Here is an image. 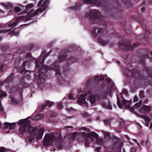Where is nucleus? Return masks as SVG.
Here are the masks:
<instances>
[{"label": "nucleus", "mask_w": 152, "mask_h": 152, "mask_svg": "<svg viewBox=\"0 0 152 152\" xmlns=\"http://www.w3.org/2000/svg\"><path fill=\"white\" fill-rule=\"evenodd\" d=\"M49 53H46L45 51H43L39 57L36 61V70H39V74L37 78V81L39 84V87L40 89L43 90L42 87L44 86V83L45 81V78L47 75H45L46 72L48 71L54 69L56 72V75H60V72L59 69L58 64L59 62H56L54 64L51 65L49 67L44 65L43 64L45 59L49 55Z\"/></svg>", "instance_id": "1"}, {"label": "nucleus", "mask_w": 152, "mask_h": 152, "mask_svg": "<svg viewBox=\"0 0 152 152\" xmlns=\"http://www.w3.org/2000/svg\"><path fill=\"white\" fill-rule=\"evenodd\" d=\"M61 140L60 133H47L44 138L43 145L45 147L53 146L55 142L56 147L59 149H61L63 148L61 142Z\"/></svg>", "instance_id": "2"}, {"label": "nucleus", "mask_w": 152, "mask_h": 152, "mask_svg": "<svg viewBox=\"0 0 152 152\" xmlns=\"http://www.w3.org/2000/svg\"><path fill=\"white\" fill-rule=\"evenodd\" d=\"M82 134H80L82 138H84L85 139V145L86 147L89 146L90 142L89 140H91L92 142L95 143L96 144H98L99 146L96 148L95 151L96 152H100L101 145L103 143V138H101L99 139L98 135L95 132H92L90 133L86 134L85 132H81ZM81 138H80V139Z\"/></svg>", "instance_id": "3"}, {"label": "nucleus", "mask_w": 152, "mask_h": 152, "mask_svg": "<svg viewBox=\"0 0 152 152\" xmlns=\"http://www.w3.org/2000/svg\"><path fill=\"white\" fill-rule=\"evenodd\" d=\"M44 129L42 127L37 130V127H32L29 135L25 138V141L28 144L31 143L35 137L37 140L42 139L44 132Z\"/></svg>", "instance_id": "4"}, {"label": "nucleus", "mask_w": 152, "mask_h": 152, "mask_svg": "<svg viewBox=\"0 0 152 152\" xmlns=\"http://www.w3.org/2000/svg\"><path fill=\"white\" fill-rule=\"evenodd\" d=\"M48 1H43V0H40L37 4V6L39 8L33 12V10L29 12L28 15L32 16L37 15L45 10L48 7Z\"/></svg>", "instance_id": "5"}, {"label": "nucleus", "mask_w": 152, "mask_h": 152, "mask_svg": "<svg viewBox=\"0 0 152 152\" xmlns=\"http://www.w3.org/2000/svg\"><path fill=\"white\" fill-rule=\"evenodd\" d=\"M19 124L20 127L19 129L20 133H23L26 132H29V134L31 132V129L32 128L30 125V122L28 119L26 118L21 119L19 121Z\"/></svg>", "instance_id": "6"}, {"label": "nucleus", "mask_w": 152, "mask_h": 152, "mask_svg": "<svg viewBox=\"0 0 152 152\" xmlns=\"http://www.w3.org/2000/svg\"><path fill=\"white\" fill-rule=\"evenodd\" d=\"M101 15V13L99 10H91L89 14L87 16V17L89 18L91 23L94 24L100 22L99 18L100 17Z\"/></svg>", "instance_id": "7"}, {"label": "nucleus", "mask_w": 152, "mask_h": 152, "mask_svg": "<svg viewBox=\"0 0 152 152\" xmlns=\"http://www.w3.org/2000/svg\"><path fill=\"white\" fill-rule=\"evenodd\" d=\"M79 95L77 96V102L81 105L83 106H88L89 105L88 102L86 101L85 96L87 95V94L85 91H82L81 89L78 91Z\"/></svg>", "instance_id": "8"}, {"label": "nucleus", "mask_w": 152, "mask_h": 152, "mask_svg": "<svg viewBox=\"0 0 152 152\" xmlns=\"http://www.w3.org/2000/svg\"><path fill=\"white\" fill-rule=\"evenodd\" d=\"M98 100L101 103L102 107L109 110L112 109V106L110 102L106 97H103L99 99Z\"/></svg>", "instance_id": "9"}, {"label": "nucleus", "mask_w": 152, "mask_h": 152, "mask_svg": "<svg viewBox=\"0 0 152 152\" xmlns=\"http://www.w3.org/2000/svg\"><path fill=\"white\" fill-rule=\"evenodd\" d=\"M28 18L25 15H23L18 17L16 18V21L15 22L10 24L9 26L10 27H12V28L14 27L19 22L23 20H28Z\"/></svg>", "instance_id": "10"}, {"label": "nucleus", "mask_w": 152, "mask_h": 152, "mask_svg": "<svg viewBox=\"0 0 152 152\" xmlns=\"http://www.w3.org/2000/svg\"><path fill=\"white\" fill-rule=\"evenodd\" d=\"M104 80L103 77H101L100 76H95L94 79H89L88 80L87 82V85H89L90 84L92 83L93 82V83H96V84L98 83H99V80L101 81Z\"/></svg>", "instance_id": "11"}, {"label": "nucleus", "mask_w": 152, "mask_h": 152, "mask_svg": "<svg viewBox=\"0 0 152 152\" xmlns=\"http://www.w3.org/2000/svg\"><path fill=\"white\" fill-rule=\"evenodd\" d=\"M79 134V133L75 132L70 135H67L65 137V140H66L67 139L69 138L68 142L70 143L71 142L75 140V136H77V134Z\"/></svg>", "instance_id": "12"}, {"label": "nucleus", "mask_w": 152, "mask_h": 152, "mask_svg": "<svg viewBox=\"0 0 152 152\" xmlns=\"http://www.w3.org/2000/svg\"><path fill=\"white\" fill-rule=\"evenodd\" d=\"M92 34L94 37L101 35L102 33V31L100 29L94 28L91 31Z\"/></svg>", "instance_id": "13"}, {"label": "nucleus", "mask_w": 152, "mask_h": 152, "mask_svg": "<svg viewBox=\"0 0 152 152\" xmlns=\"http://www.w3.org/2000/svg\"><path fill=\"white\" fill-rule=\"evenodd\" d=\"M67 56V55L66 51L65 50L61 51L60 53V55L58 58L60 62L64 61L66 59Z\"/></svg>", "instance_id": "14"}, {"label": "nucleus", "mask_w": 152, "mask_h": 152, "mask_svg": "<svg viewBox=\"0 0 152 152\" xmlns=\"http://www.w3.org/2000/svg\"><path fill=\"white\" fill-rule=\"evenodd\" d=\"M0 5L3 6L6 10L12 8L13 6V4L10 2H1L0 3Z\"/></svg>", "instance_id": "15"}, {"label": "nucleus", "mask_w": 152, "mask_h": 152, "mask_svg": "<svg viewBox=\"0 0 152 152\" xmlns=\"http://www.w3.org/2000/svg\"><path fill=\"white\" fill-rule=\"evenodd\" d=\"M96 100V96L94 94H90L89 97L87 101H89V102L92 104H93L95 103Z\"/></svg>", "instance_id": "16"}, {"label": "nucleus", "mask_w": 152, "mask_h": 152, "mask_svg": "<svg viewBox=\"0 0 152 152\" xmlns=\"http://www.w3.org/2000/svg\"><path fill=\"white\" fill-rule=\"evenodd\" d=\"M15 125L14 123L11 124L8 122H6L4 124V127L5 128L9 129H13L15 128Z\"/></svg>", "instance_id": "17"}, {"label": "nucleus", "mask_w": 152, "mask_h": 152, "mask_svg": "<svg viewBox=\"0 0 152 152\" xmlns=\"http://www.w3.org/2000/svg\"><path fill=\"white\" fill-rule=\"evenodd\" d=\"M44 117V115L42 114H38L36 116L34 117L33 116L31 117V118L33 120H38Z\"/></svg>", "instance_id": "18"}, {"label": "nucleus", "mask_w": 152, "mask_h": 152, "mask_svg": "<svg viewBox=\"0 0 152 152\" xmlns=\"http://www.w3.org/2000/svg\"><path fill=\"white\" fill-rule=\"evenodd\" d=\"M29 58L27 61H26L23 63V66H25L26 64L29 65V64L30 61L31 60V54L30 53H27L26 56V58Z\"/></svg>", "instance_id": "19"}, {"label": "nucleus", "mask_w": 152, "mask_h": 152, "mask_svg": "<svg viewBox=\"0 0 152 152\" xmlns=\"http://www.w3.org/2000/svg\"><path fill=\"white\" fill-rule=\"evenodd\" d=\"M120 95L121 97V99L122 100V103L123 106H125L126 108H128L129 107V105L128 104L129 102L128 101L126 100L124 98H123L122 95L121 94Z\"/></svg>", "instance_id": "20"}, {"label": "nucleus", "mask_w": 152, "mask_h": 152, "mask_svg": "<svg viewBox=\"0 0 152 152\" xmlns=\"http://www.w3.org/2000/svg\"><path fill=\"white\" fill-rule=\"evenodd\" d=\"M46 104H43L42 105V109L43 110L44 108L46 107V106L47 105H48L49 107H51L52 105L53 104L54 102H50L49 101H47L46 102Z\"/></svg>", "instance_id": "21"}, {"label": "nucleus", "mask_w": 152, "mask_h": 152, "mask_svg": "<svg viewBox=\"0 0 152 152\" xmlns=\"http://www.w3.org/2000/svg\"><path fill=\"white\" fill-rule=\"evenodd\" d=\"M142 118L145 120V125L147 126H148L150 121L149 118L145 115L142 116Z\"/></svg>", "instance_id": "22"}, {"label": "nucleus", "mask_w": 152, "mask_h": 152, "mask_svg": "<svg viewBox=\"0 0 152 152\" xmlns=\"http://www.w3.org/2000/svg\"><path fill=\"white\" fill-rule=\"evenodd\" d=\"M34 6V5L32 4H30L26 6V10H24L23 12L24 13H26L27 12L30 8H32Z\"/></svg>", "instance_id": "23"}, {"label": "nucleus", "mask_w": 152, "mask_h": 152, "mask_svg": "<svg viewBox=\"0 0 152 152\" xmlns=\"http://www.w3.org/2000/svg\"><path fill=\"white\" fill-rule=\"evenodd\" d=\"M13 76L14 75L13 74L11 75L5 80L4 82H9L12 81L13 80Z\"/></svg>", "instance_id": "24"}, {"label": "nucleus", "mask_w": 152, "mask_h": 152, "mask_svg": "<svg viewBox=\"0 0 152 152\" xmlns=\"http://www.w3.org/2000/svg\"><path fill=\"white\" fill-rule=\"evenodd\" d=\"M98 40L101 44L103 46L106 45L107 43V41L104 40L103 39L101 38H99Z\"/></svg>", "instance_id": "25"}, {"label": "nucleus", "mask_w": 152, "mask_h": 152, "mask_svg": "<svg viewBox=\"0 0 152 152\" xmlns=\"http://www.w3.org/2000/svg\"><path fill=\"white\" fill-rule=\"evenodd\" d=\"M77 59L75 58L71 57L69 59L67 60V61L70 63H73L76 62Z\"/></svg>", "instance_id": "26"}, {"label": "nucleus", "mask_w": 152, "mask_h": 152, "mask_svg": "<svg viewBox=\"0 0 152 152\" xmlns=\"http://www.w3.org/2000/svg\"><path fill=\"white\" fill-rule=\"evenodd\" d=\"M151 108L150 107L146 106H144L142 108V109H143L145 112H148L151 110Z\"/></svg>", "instance_id": "27"}, {"label": "nucleus", "mask_w": 152, "mask_h": 152, "mask_svg": "<svg viewBox=\"0 0 152 152\" xmlns=\"http://www.w3.org/2000/svg\"><path fill=\"white\" fill-rule=\"evenodd\" d=\"M14 10L16 12H18L21 11L20 8L18 6H15L14 7Z\"/></svg>", "instance_id": "28"}, {"label": "nucleus", "mask_w": 152, "mask_h": 152, "mask_svg": "<svg viewBox=\"0 0 152 152\" xmlns=\"http://www.w3.org/2000/svg\"><path fill=\"white\" fill-rule=\"evenodd\" d=\"M142 102L141 101H140V102L136 104H135V107H136L137 108H139L142 105Z\"/></svg>", "instance_id": "29"}, {"label": "nucleus", "mask_w": 152, "mask_h": 152, "mask_svg": "<svg viewBox=\"0 0 152 152\" xmlns=\"http://www.w3.org/2000/svg\"><path fill=\"white\" fill-rule=\"evenodd\" d=\"M117 104L119 107L120 108H121L122 107V106L120 102V100L119 99L118 96H117Z\"/></svg>", "instance_id": "30"}, {"label": "nucleus", "mask_w": 152, "mask_h": 152, "mask_svg": "<svg viewBox=\"0 0 152 152\" xmlns=\"http://www.w3.org/2000/svg\"><path fill=\"white\" fill-rule=\"evenodd\" d=\"M18 70L20 72L22 73H26L27 72V71L25 70L24 67L21 70L19 68L18 69Z\"/></svg>", "instance_id": "31"}, {"label": "nucleus", "mask_w": 152, "mask_h": 152, "mask_svg": "<svg viewBox=\"0 0 152 152\" xmlns=\"http://www.w3.org/2000/svg\"><path fill=\"white\" fill-rule=\"evenodd\" d=\"M82 1L85 3L87 4H91L94 3V2H92V1L90 0H82Z\"/></svg>", "instance_id": "32"}, {"label": "nucleus", "mask_w": 152, "mask_h": 152, "mask_svg": "<svg viewBox=\"0 0 152 152\" xmlns=\"http://www.w3.org/2000/svg\"><path fill=\"white\" fill-rule=\"evenodd\" d=\"M80 130L81 131H84L86 132H89V130L85 127H83L80 128Z\"/></svg>", "instance_id": "33"}, {"label": "nucleus", "mask_w": 152, "mask_h": 152, "mask_svg": "<svg viewBox=\"0 0 152 152\" xmlns=\"http://www.w3.org/2000/svg\"><path fill=\"white\" fill-rule=\"evenodd\" d=\"M6 95L7 94L5 92H2L0 94V98L6 96Z\"/></svg>", "instance_id": "34"}, {"label": "nucleus", "mask_w": 152, "mask_h": 152, "mask_svg": "<svg viewBox=\"0 0 152 152\" xmlns=\"http://www.w3.org/2000/svg\"><path fill=\"white\" fill-rule=\"evenodd\" d=\"M11 101L14 103L17 104L18 103V101L15 99L14 97L11 98Z\"/></svg>", "instance_id": "35"}, {"label": "nucleus", "mask_w": 152, "mask_h": 152, "mask_svg": "<svg viewBox=\"0 0 152 152\" xmlns=\"http://www.w3.org/2000/svg\"><path fill=\"white\" fill-rule=\"evenodd\" d=\"M63 107V105L62 104L59 102L58 104V108L59 109H61Z\"/></svg>", "instance_id": "36"}, {"label": "nucleus", "mask_w": 152, "mask_h": 152, "mask_svg": "<svg viewBox=\"0 0 152 152\" xmlns=\"http://www.w3.org/2000/svg\"><path fill=\"white\" fill-rule=\"evenodd\" d=\"M115 89V87L114 85L111 84L110 89V91H112V90H114Z\"/></svg>", "instance_id": "37"}, {"label": "nucleus", "mask_w": 152, "mask_h": 152, "mask_svg": "<svg viewBox=\"0 0 152 152\" xmlns=\"http://www.w3.org/2000/svg\"><path fill=\"white\" fill-rule=\"evenodd\" d=\"M0 152H6V150L3 147H1L0 148Z\"/></svg>", "instance_id": "38"}, {"label": "nucleus", "mask_w": 152, "mask_h": 152, "mask_svg": "<svg viewBox=\"0 0 152 152\" xmlns=\"http://www.w3.org/2000/svg\"><path fill=\"white\" fill-rule=\"evenodd\" d=\"M110 120L109 119H105L104 121V123L106 124H108L109 122H110Z\"/></svg>", "instance_id": "39"}, {"label": "nucleus", "mask_w": 152, "mask_h": 152, "mask_svg": "<svg viewBox=\"0 0 152 152\" xmlns=\"http://www.w3.org/2000/svg\"><path fill=\"white\" fill-rule=\"evenodd\" d=\"M133 100H134V101L135 102H136L137 101L138 98L136 96H134V97Z\"/></svg>", "instance_id": "40"}, {"label": "nucleus", "mask_w": 152, "mask_h": 152, "mask_svg": "<svg viewBox=\"0 0 152 152\" xmlns=\"http://www.w3.org/2000/svg\"><path fill=\"white\" fill-rule=\"evenodd\" d=\"M110 82V80L109 79H107L106 80V85H108Z\"/></svg>", "instance_id": "41"}, {"label": "nucleus", "mask_w": 152, "mask_h": 152, "mask_svg": "<svg viewBox=\"0 0 152 152\" xmlns=\"http://www.w3.org/2000/svg\"><path fill=\"white\" fill-rule=\"evenodd\" d=\"M140 95L141 97L144 96V93L142 91H140Z\"/></svg>", "instance_id": "42"}, {"label": "nucleus", "mask_w": 152, "mask_h": 152, "mask_svg": "<svg viewBox=\"0 0 152 152\" xmlns=\"http://www.w3.org/2000/svg\"><path fill=\"white\" fill-rule=\"evenodd\" d=\"M15 91H15V87H12L11 88L10 92H12Z\"/></svg>", "instance_id": "43"}, {"label": "nucleus", "mask_w": 152, "mask_h": 152, "mask_svg": "<svg viewBox=\"0 0 152 152\" xmlns=\"http://www.w3.org/2000/svg\"><path fill=\"white\" fill-rule=\"evenodd\" d=\"M122 93L123 94H127V91L126 90L124 89L122 91Z\"/></svg>", "instance_id": "44"}, {"label": "nucleus", "mask_w": 152, "mask_h": 152, "mask_svg": "<svg viewBox=\"0 0 152 152\" xmlns=\"http://www.w3.org/2000/svg\"><path fill=\"white\" fill-rule=\"evenodd\" d=\"M136 149L135 148H132L131 150V152H136Z\"/></svg>", "instance_id": "45"}, {"label": "nucleus", "mask_w": 152, "mask_h": 152, "mask_svg": "<svg viewBox=\"0 0 152 152\" xmlns=\"http://www.w3.org/2000/svg\"><path fill=\"white\" fill-rule=\"evenodd\" d=\"M65 82V81L64 80H62L61 81H59V83H60L61 84H62L64 85Z\"/></svg>", "instance_id": "46"}, {"label": "nucleus", "mask_w": 152, "mask_h": 152, "mask_svg": "<svg viewBox=\"0 0 152 152\" xmlns=\"http://www.w3.org/2000/svg\"><path fill=\"white\" fill-rule=\"evenodd\" d=\"M104 135L105 136V137H108L109 138V136H110L109 134L108 133H107L105 134H104Z\"/></svg>", "instance_id": "47"}, {"label": "nucleus", "mask_w": 152, "mask_h": 152, "mask_svg": "<svg viewBox=\"0 0 152 152\" xmlns=\"http://www.w3.org/2000/svg\"><path fill=\"white\" fill-rule=\"evenodd\" d=\"M120 124L121 126H122V124H123L124 123V121L123 120L121 119H120Z\"/></svg>", "instance_id": "48"}, {"label": "nucleus", "mask_w": 152, "mask_h": 152, "mask_svg": "<svg viewBox=\"0 0 152 152\" xmlns=\"http://www.w3.org/2000/svg\"><path fill=\"white\" fill-rule=\"evenodd\" d=\"M73 95L71 94H70L69 95V98L70 99H73Z\"/></svg>", "instance_id": "49"}, {"label": "nucleus", "mask_w": 152, "mask_h": 152, "mask_svg": "<svg viewBox=\"0 0 152 152\" xmlns=\"http://www.w3.org/2000/svg\"><path fill=\"white\" fill-rule=\"evenodd\" d=\"M105 23V22H103L101 24L100 23L99 24V23H98V24H99V26H101L102 25H103V26H104Z\"/></svg>", "instance_id": "50"}, {"label": "nucleus", "mask_w": 152, "mask_h": 152, "mask_svg": "<svg viewBox=\"0 0 152 152\" xmlns=\"http://www.w3.org/2000/svg\"><path fill=\"white\" fill-rule=\"evenodd\" d=\"M14 34V35H15L17 36L19 34V32H15Z\"/></svg>", "instance_id": "51"}, {"label": "nucleus", "mask_w": 152, "mask_h": 152, "mask_svg": "<svg viewBox=\"0 0 152 152\" xmlns=\"http://www.w3.org/2000/svg\"><path fill=\"white\" fill-rule=\"evenodd\" d=\"M69 111H71L73 110H74L72 108H70L69 109H67Z\"/></svg>", "instance_id": "52"}, {"label": "nucleus", "mask_w": 152, "mask_h": 152, "mask_svg": "<svg viewBox=\"0 0 152 152\" xmlns=\"http://www.w3.org/2000/svg\"><path fill=\"white\" fill-rule=\"evenodd\" d=\"M84 114V115H83L84 116H85V117H87L88 115V114L87 113H85Z\"/></svg>", "instance_id": "53"}, {"label": "nucleus", "mask_w": 152, "mask_h": 152, "mask_svg": "<svg viewBox=\"0 0 152 152\" xmlns=\"http://www.w3.org/2000/svg\"><path fill=\"white\" fill-rule=\"evenodd\" d=\"M4 12V10H1L0 9V12L1 13H3Z\"/></svg>", "instance_id": "54"}, {"label": "nucleus", "mask_w": 152, "mask_h": 152, "mask_svg": "<svg viewBox=\"0 0 152 152\" xmlns=\"http://www.w3.org/2000/svg\"><path fill=\"white\" fill-rule=\"evenodd\" d=\"M3 109L1 106V102H0V110H2Z\"/></svg>", "instance_id": "55"}, {"label": "nucleus", "mask_w": 152, "mask_h": 152, "mask_svg": "<svg viewBox=\"0 0 152 152\" xmlns=\"http://www.w3.org/2000/svg\"><path fill=\"white\" fill-rule=\"evenodd\" d=\"M6 31L5 30L0 31V33H2L3 32H5Z\"/></svg>", "instance_id": "56"}, {"label": "nucleus", "mask_w": 152, "mask_h": 152, "mask_svg": "<svg viewBox=\"0 0 152 152\" xmlns=\"http://www.w3.org/2000/svg\"><path fill=\"white\" fill-rule=\"evenodd\" d=\"M4 84V83L2 82H0V86Z\"/></svg>", "instance_id": "57"}, {"label": "nucleus", "mask_w": 152, "mask_h": 152, "mask_svg": "<svg viewBox=\"0 0 152 152\" xmlns=\"http://www.w3.org/2000/svg\"><path fill=\"white\" fill-rule=\"evenodd\" d=\"M28 24H23V25H21L20 26L21 27V26H28Z\"/></svg>", "instance_id": "58"}, {"label": "nucleus", "mask_w": 152, "mask_h": 152, "mask_svg": "<svg viewBox=\"0 0 152 152\" xmlns=\"http://www.w3.org/2000/svg\"><path fill=\"white\" fill-rule=\"evenodd\" d=\"M18 91H19V92H22V89H20L19 90H18Z\"/></svg>", "instance_id": "59"}, {"label": "nucleus", "mask_w": 152, "mask_h": 152, "mask_svg": "<svg viewBox=\"0 0 152 152\" xmlns=\"http://www.w3.org/2000/svg\"><path fill=\"white\" fill-rule=\"evenodd\" d=\"M144 10H145V8H143V7H142V8H141V10H142V11H144Z\"/></svg>", "instance_id": "60"}, {"label": "nucleus", "mask_w": 152, "mask_h": 152, "mask_svg": "<svg viewBox=\"0 0 152 152\" xmlns=\"http://www.w3.org/2000/svg\"><path fill=\"white\" fill-rule=\"evenodd\" d=\"M150 128H152V122L151 123V125L150 126Z\"/></svg>", "instance_id": "61"}, {"label": "nucleus", "mask_w": 152, "mask_h": 152, "mask_svg": "<svg viewBox=\"0 0 152 152\" xmlns=\"http://www.w3.org/2000/svg\"><path fill=\"white\" fill-rule=\"evenodd\" d=\"M80 139L78 140V141L79 142H83V141H81L80 140Z\"/></svg>", "instance_id": "62"}, {"label": "nucleus", "mask_w": 152, "mask_h": 152, "mask_svg": "<svg viewBox=\"0 0 152 152\" xmlns=\"http://www.w3.org/2000/svg\"><path fill=\"white\" fill-rule=\"evenodd\" d=\"M91 91V90H88V93L89 94Z\"/></svg>", "instance_id": "63"}, {"label": "nucleus", "mask_w": 152, "mask_h": 152, "mask_svg": "<svg viewBox=\"0 0 152 152\" xmlns=\"http://www.w3.org/2000/svg\"><path fill=\"white\" fill-rule=\"evenodd\" d=\"M137 124L139 126V127L140 128H142L141 127V126H140V125L139 124Z\"/></svg>", "instance_id": "64"}]
</instances>
